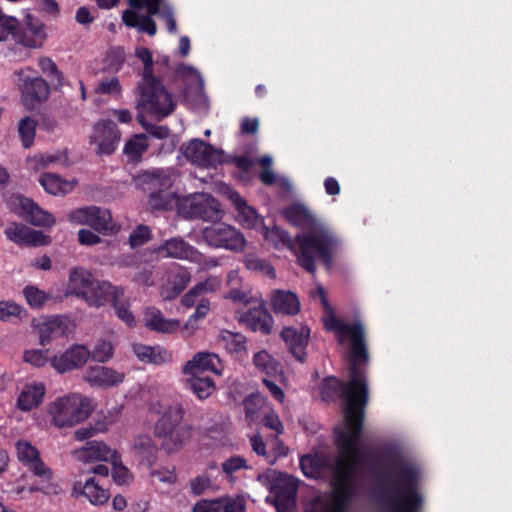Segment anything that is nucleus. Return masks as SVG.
Here are the masks:
<instances>
[{
  "instance_id": "1",
  "label": "nucleus",
  "mask_w": 512,
  "mask_h": 512,
  "mask_svg": "<svg viewBox=\"0 0 512 512\" xmlns=\"http://www.w3.org/2000/svg\"><path fill=\"white\" fill-rule=\"evenodd\" d=\"M311 295L313 298H319L323 306L325 328L334 332L339 343L349 342L351 377L346 385L335 377H327L323 381V399L329 400L339 395L344 400V419L335 429L339 458L334 470L332 492L316 498L305 512H344L353 492L356 472L362 462L358 440L368 392L365 378L356 371V366L368 358L364 344V329L360 322L349 324L337 319L321 286H318Z\"/></svg>"
},
{
  "instance_id": "2",
  "label": "nucleus",
  "mask_w": 512,
  "mask_h": 512,
  "mask_svg": "<svg viewBox=\"0 0 512 512\" xmlns=\"http://www.w3.org/2000/svg\"><path fill=\"white\" fill-rule=\"evenodd\" d=\"M282 214L290 224L303 230L296 235L300 265L307 271L314 272L316 260L330 263L341 247V240L330 227L299 202L286 207Z\"/></svg>"
},
{
  "instance_id": "3",
  "label": "nucleus",
  "mask_w": 512,
  "mask_h": 512,
  "mask_svg": "<svg viewBox=\"0 0 512 512\" xmlns=\"http://www.w3.org/2000/svg\"><path fill=\"white\" fill-rule=\"evenodd\" d=\"M172 174L164 171L145 172L137 178L139 185L148 184L153 191L150 204L155 208H177L179 214L186 217H199L205 220H214L221 216L219 203L204 193L190 195L179 199L174 192H165L173 184Z\"/></svg>"
},
{
  "instance_id": "4",
  "label": "nucleus",
  "mask_w": 512,
  "mask_h": 512,
  "mask_svg": "<svg viewBox=\"0 0 512 512\" xmlns=\"http://www.w3.org/2000/svg\"><path fill=\"white\" fill-rule=\"evenodd\" d=\"M148 409L152 413H162L155 423L154 434L162 439L161 446L167 453L180 451L191 439L193 428L181 424L185 410L181 403L174 402L164 407L160 401H153Z\"/></svg>"
},
{
  "instance_id": "5",
  "label": "nucleus",
  "mask_w": 512,
  "mask_h": 512,
  "mask_svg": "<svg viewBox=\"0 0 512 512\" xmlns=\"http://www.w3.org/2000/svg\"><path fill=\"white\" fill-rule=\"evenodd\" d=\"M416 473L405 469L387 485L379 499V512H419L422 499L415 488Z\"/></svg>"
},
{
  "instance_id": "6",
  "label": "nucleus",
  "mask_w": 512,
  "mask_h": 512,
  "mask_svg": "<svg viewBox=\"0 0 512 512\" xmlns=\"http://www.w3.org/2000/svg\"><path fill=\"white\" fill-rule=\"evenodd\" d=\"M137 121L148 129L145 117L161 120L171 114L175 108L171 94L157 80L140 81L137 85Z\"/></svg>"
},
{
  "instance_id": "7",
  "label": "nucleus",
  "mask_w": 512,
  "mask_h": 512,
  "mask_svg": "<svg viewBox=\"0 0 512 512\" xmlns=\"http://www.w3.org/2000/svg\"><path fill=\"white\" fill-rule=\"evenodd\" d=\"M95 409L91 398L78 393L68 394L50 402L47 412L58 428L73 427L86 421Z\"/></svg>"
},
{
  "instance_id": "8",
  "label": "nucleus",
  "mask_w": 512,
  "mask_h": 512,
  "mask_svg": "<svg viewBox=\"0 0 512 512\" xmlns=\"http://www.w3.org/2000/svg\"><path fill=\"white\" fill-rule=\"evenodd\" d=\"M129 4L134 8H145L149 15L139 17L134 10H125L122 20L126 26L137 28L139 31L153 36L156 34L157 29L151 15H159L166 23L170 33L177 32L173 10L165 0H129Z\"/></svg>"
},
{
  "instance_id": "9",
  "label": "nucleus",
  "mask_w": 512,
  "mask_h": 512,
  "mask_svg": "<svg viewBox=\"0 0 512 512\" xmlns=\"http://www.w3.org/2000/svg\"><path fill=\"white\" fill-rule=\"evenodd\" d=\"M67 218L74 225L89 226L107 236L116 235L121 225L116 222L110 210L99 206H85L72 210Z\"/></svg>"
},
{
  "instance_id": "10",
  "label": "nucleus",
  "mask_w": 512,
  "mask_h": 512,
  "mask_svg": "<svg viewBox=\"0 0 512 512\" xmlns=\"http://www.w3.org/2000/svg\"><path fill=\"white\" fill-rule=\"evenodd\" d=\"M258 481L275 494L274 505L277 512H292L295 507L296 479L292 476L271 470L259 475Z\"/></svg>"
},
{
  "instance_id": "11",
  "label": "nucleus",
  "mask_w": 512,
  "mask_h": 512,
  "mask_svg": "<svg viewBox=\"0 0 512 512\" xmlns=\"http://www.w3.org/2000/svg\"><path fill=\"white\" fill-rule=\"evenodd\" d=\"M13 82L21 92L23 105L29 110L37 108L49 96L47 82L30 68L15 71Z\"/></svg>"
},
{
  "instance_id": "12",
  "label": "nucleus",
  "mask_w": 512,
  "mask_h": 512,
  "mask_svg": "<svg viewBox=\"0 0 512 512\" xmlns=\"http://www.w3.org/2000/svg\"><path fill=\"white\" fill-rule=\"evenodd\" d=\"M201 237L205 243L215 248L242 251L246 245L244 236L234 227L223 222H215L204 227Z\"/></svg>"
},
{
  "instance_id": "13",
  "label": "nucleus",
  "mask_w": 512,
  "mask_h": 512,
  "mask_svg": "<svg viewBox=\"0 0 512 512\" xmlns=\"http://www.w3.org/2000/svg\"><path fill=\"white\" fill-rule=\"evenodd\" d=\"M7 205L14 213L34 226L50 228L56 222L55 217L51 213L44 211L31 199L22 195H12L7 200Z\"/></svg>"
},
{
  "instance_id": "14",
  "label": "nucleus",
  "mask_w": 512,
  "mask_h": 512,
  "mask_svg": "<svg viewBox=\"0 0 512 512\" xmlns=\"http://www.w3.org/2000/svg\"><path fill=\"white\" fill-rule=\"evenodd\" d=\"M120 141V132L111 120H99L89 135V144L97 155L112 154Z\"/></svg>"
},
{
  "instance_id": "15",
  "label": "nucleus",
  "mask_w": 512,
  "mask_h": 512,
  "mask_svg": "<svg viewBox=\"0 0 512 512\" xmlns=\"http://www.w3.org/2000/svg\"><path fill=\"white\" fill-rule=\"evenodd\" d=\"M183 155L201 167H215L226 161L224 152L200 139H192L182 149Z\"/></svg>"
},
{
  "instance_id": "16",
  "label": "nucleus",
  "mask_w": 512,
  "mask_h": 512,
  "mask_svg": "<svg viewBox=\"0 0 512 512\" xmlns=\"http://www.w3.org/2000/svg\"><path fill=\"white\" fill-rule=\"evenodd\" d=\"M18 461L30 470L35 476L43 480H51L53 472L41 458L40 451L30 441L20 439L15 443Z\"/></svg>"
},
{
  "instance_id": "17",
  "label": "nucleus",
  "mask_w": 512,
  "mask_h": 512,
  "mask_svg": "<svg viewBox=\"0 0 512 512\" xmlns=\"http://www.w3.org/2000/svg\"><path fill=\"white\" fill-rule=\"evenodd\" d=\"M33 328L37 331L41 345L49 343L57 335H65L74 328V322L64 315L40 316L33 319Z\"/></svg>"
},
{
  "instance_id": "18",
  "label": "nucleus",
  "mask_w": 512,
  "mask_h": 512,
  "mask_svg": "<svg viewBox=\"0 0 512 512\" xmlns=\"http://www.w3.org/2000/svg\"><path fill=\"white\" fill-rule=\"evenodd\" d=\"M158 252L164 257L190 260L201 265L204 269H209L218 265V261L216 259L204 257L199 251L186 244L180 238L167 240L161 247H159Z\"/></svg>"
},
{
  "instance_id": "19",
  "label": "nucleus",
  "mask_w": 512,
  "mask_h": 512,
  "mask_svg": "<svg viewBox=\"0 0 512 512\" xmlns=\"http://www.w3.org/2000/svg\"><path fill=\"white\" fill-rule=\"evenodd\" d=\"M176 76L186 86V101L194 107L205 106L204 81L200 72L193 66L182 64L177 68Z\"/></svg>"
},
{
  "instance_id": "20",
  "label": "nucleus",
  "mask_w": 512,
  "mask_h": 512,
  "mask_svg": "<svg viewBox=\"0 0 512 512\" xmlns=\"http://www.w3.org/2000/svg\"><path fill=\"white\" fill-rule=\"evenodd\" d=\"M125 378L126 374L123 371L103 365L90 366L84 374V380L90 386L100 389L117 387Z\"/></svg>"
},
{
  "instance_id": "21",
  "label": "nucleus",
  "mask_w": 512,
  "mask_h": 512,
  "mask_svg": "<svg viewBox=\"0 0 512 512\" xmlns=\"http://www.w3.org/2000/svg\"><path fill=\"white\" fill-rule=\"evenodd\" d=\"M90 356V350L84 345H73L59 355L50 358V365L58 373H66L83 367Z\"/></svg>"
},
{
  "instance_id": "22",
  "label": "nucleus",
  "mask_w": 512,
  "mask_h": 512,
  "mask_svg": "<svg viewBox=\"0 0 512 512\" xmlns=\"http://www.w3.org/2000/svg\"><path fill=\"white\" fill-rule=\"evenodd\" d=\"M118 451L101 440L86 442L83 446L71 452L73 458L83 464L95 462H110Z\"/></svg>"
},
{
  "instance_id": "23",
  "label": "nucleus",
  "mask_w": 512,
  "mask_h": 512,
  "mask_svg": "<svg viewBox=\"0 0 512 512\" xmlns=\"http://www.w3.org/2000/svg\"><path fill=\"white\" fill-rule=\"evenodd\" d=\"M72 497L84 498L94 506H101L108 502L110 492L104 488L95 477H89L85 481L74 482L71 489Z\"/></svg>"
},
{
  "instance_id": "24",
  "label": "nucleus",
  "mask_w": 512,
  "mask_h": 512,
  "mask_svg": "<svg viewBox=\"0 0 512 512\" xmlns=\"http://www.w3.org/2000/svg\"><path fill=\"white\" fill-rule=\"evenodd\" d=\"M142 323L150 331L161 334H181V321L176 318H166L163 312L154 306L146 307L142 312Z\"/></svg>"
},
{
  "instance_id": "25",
  "label": "nucleus",
  "mask_w": 512,
  "mask_h": 512,
  "mask_svg": "<svg viewBox=\"0 0 512 512\" xmlns=\"http://www.w3.org/2000/svg\"><path fill=\"white\" fill-rule=\"evenodd\" d=\"M46 386L41 381L24 384L16 395L15 406L24 413L38 409L45 398Z\"/></svg>"
},
{
  "instance_id": "26",
  "label": "nucleus",
  "mask_w": 512,
  "mask_h": 512,
  "mask_svg": "<svg viewBox=\"0 0 512 512\" xmlns=\"http://www.w3.org/2000/svg\"><path fill=\"white\" fill-rule=\"evenodd\" d=\"M182 372L186 376L200 375L204 372L221 374V359L216 353L200 351L195 353L192 358L183 365Z\"/></svg>"
},
{
  "instance_id": "27",
  "label": "nucleus",
  "mask_w": 512,
  "mask_h": 512,
  "mask_svg": "<svg viewBox=\"0 0 512 512\" xmlns=\"http://www.w3.org/2000/svg\"><path fill=\"white\" fill-rule=\"evenodd\" d=\"M7 238L14 243L26 246H47L51 237L39 230L31 229L21 223H11L5 230Z\"/></svg>"
},
{
  "instance_id": "28",
  "label": "nucleus",
  "mask_w": 512,
  "mask_h": 512,
  "mask_svg": "<svg viewBox=\"0 0 512 512\" xmlns=\"http://www.w3.org/2000/svg\"><path fill=\"white\" fill-rule=\"evenodd\" d=\"M68 164L69 158L66 150L34 153L29 155L24 163L25 169L31 173H38L50 166H67Z\"/></svg>"
},
{
  "instance_id": "29",
  "label": "nucleus",
  "mask_w": 512,
  "mask_h": 512,
  "mask_svg": "<svg viewBox=\"0 0 512 512\" xmlns=\"http://www.w3.org/2000/svg\"><path fill=\"white\" fill-rule=\"evenodd\" d=\"M94 282L95 279L90 271L82 267L73 268L69 272L64 295L66 297L76 296L85 300Z\"/></svg>"
},
{
  "instance_id": "30",
  "label": "nucleus",
  "mask_w": 512,
  "mask_h": 512,
  "mask_svg": "<svg viewBox=\"0 0 512 512\" xmlns=\"http://www.w3.org/2000/svg\"><path fill=\"white\" fill-rule=\"evenodd\" d=\"M131 350L137 360L145 364L163 365L170 363L173 359L172 353L160 345L133 342L131 343Z\"/></svg>"
},
{
  "instance_id": "31",
  "label": "nucleus",
  "mask_w": 512,
  "mask_h": 512,
  "mask_svg": "<svg viewBox=\"0 0 512 512\" xmlns=\"http://www.w3.org/2000/svg\"><path fill=\"white\" fill-rule=\"evenodd\" d=\"M46 31L43 23L27 15L23 29L18 33L16 31L15 40L28 48H39L46 39Z\"/></svg>"
},
{
  "instance_id": "32",
  "label": "nucleus",
  "mask_w": 512,
  "mask_h": 512,
  "mask_svg": "<svg viewBox=\"0 0 512 512\" xmlns=\"http://www.w3.org/2000/svg\"><path fill=\"white\" fill-rule=\"evenodd\" d=\"M227 197L236 208L239 223L246 228L255 229L260 233L265 225L263 219L256 213L254 208L249 206L235 191L228 189Z\"/></svg>"
},
{
  "instance_id": "33",
  "label": "nucleus",
  "mask_w": 512,
  "mask_h": 512,
  "mask_svg": "<svg viewBox=\"0 0 512 512\" xmlns=\"http://www.w3.org/2000/svg\"><path fill=\"white\" fill-rule=\"evenodd\" d=\"M38 182L46 193L56 197H63L71 193L78 184L76 178L66 179L51 172L42 173Z\"/></svg>"
},
{
  "instance_id": "34",
  "label": "nucleus",
  "mask_w": 512,
  "mask_h": 512,
  "mask_svg": "<svg viewBox=\"0 0 512 512\" xmlns=\"http://www.w3.org/2000/svg\"><path fill=\"white\" fill-rule=\"evenodd\" d=\"M245 504L241 497H221L214 500H200L193 512H244Z\"/></svg>"
},
{
  "instance_id": "35",
  "label": "nucleus",
  "mask_w": 512,
  "mask_h": 512,
  "mask_svg": "<svg viewBox=\"0 0 512 512\" xmlns=\"http://www.w3.org/2000/svg\"><path fill=\"white\" fill-rule=\"evenodd\" d=\"M120 296H123L122 289L108 282L95 280L92 289L84 301H86L89 306L101 307L107 303H113Z\"/></svg>"
},
{
  "instance_id": "36",
  "label": "nucleus",
  "mask_w": 512,
  "mask_h": 512,
  "mask_svg": "<svg viewBox=\"0 0 512 512\" xmlns=\"http://www.w3.org/2000/svg\"><path fill=\"white\" fill-rule=\"evenodd\" d=\"M281 336L293 356L301 362L304 361L306 356L305 348L309 341L310 330L306 326H301L299 329L286 327L283 329Z\"/></svg>"
},
{
  "instance_id": "37",
  "label": "nucleus",
  "mask_w": 512,
  "mask_h": 512,
  "mask_svg": "<svg viewBox=\"0 0 512 512\" xmlns=\"http://www.w3.org/2000/svg\"><path fill=\"white\" fill-rule=\"evenodd\" d=\"M253 302L262 303L257 299ZM242 320L251 330L259 331L263 334L270 333L273 324L271 315L261 304H258L253 310L249 311Z\"/></svg>"
},
{
  "instance_id": "38",
  "label": "nucleus",
  "mask_w": 512,
  "mask_h": 512,
  "mask_svg": "<svg viewBox=\"0 0 512 512\" xmlns=\"http://www.w3.org/2000/svg\"><path fill=\"white\" fill-rule=\"evenodd\" d=\"M131 449L141 462L148 466L152 465L156 459L157 445L148 434L136 435L132 440Z\"/></svg>"
},
{
  "instance_id": "39",
  "label": "nucleus",
  "mask_w": 512,
  "mask_h": 512,
  "mask_svg": "<svg viewBox=\"0 0 512 512\" xmlns=\"http://www.w3.org/2000/svg\"><path fill=\"white\" fill-rule=\"evenodd\" d=\"M253 363L260 372L265 374V377H272L275 381L284 382V375L279 362L267 351L257 352L253 356Z\"/></svg>"
},
{
  "instance_id": "40",
  "label": "nucleus",
  "mask_w": 512,
  "mask_h": 512,
  "mask_svg": "<svg viewBox=\"0 0 512 512\" xmlns=\"http://www.w3.org/2000/svg\"><path fill=\"white\" fill-rule=\"evenodd\" d=\"M272 307L275 312L284 315H295L300 311V302L295 293L278 290L273 294Z\"/></svg>"
},
{
  "instance_id": "41",
  "label": "nucleus",
  "mask_w": 512,
  "mask_h": 512,
  "mask_svg": "<svg viewBox=\"0 0 512 512\" xmlns=\"http://www.w3.org/2000/svg\"><path fill=\"white\" fill-rule=\"evenodd\" d=\"M211 305L209 300L201 299L193 314H191L184 324L181 323V336L190 338L195 335L199 329L200 322L208 315Z\"/></svg>"
},
{
  "instance_id": "42",
  "label": "nucleus",
  "mask_w": 512,
  "mask_h": 512,
  "mask_svg": "<svg viewBox=\"0 0 512 512\" xmlns=\"http://www.w3.org/2000/svg\"><path fill=\"white\" fill-rule=\"evenodd\" d=\"M260 234L267 242L272 244L277 249L287 248L291 251H295L293 241L289 234L279 227L268 229L266 226H264L262 227Z\"/></svg>"
},
{
  "instance_id": "43",
  "label": "nucleus",
  "mask_w": 512,
  "mask_h": 512,
  "mask_svg": "<svg viewBox=\"0 0 512 512\" xmlns=\"http://www.w3.org/2000/svg\"><path fill=\"white\" fill-rule=\"evenodd\" d=\"M28 312L24 306L13 300H0V321L15 322L26 319Z\"/></svg>"
},
{
  "instance_id": "44",
  "label": "nucleus",
  "mask_w": 512,
  "mask_h": 512,
  "mask_svg": "<svg viewBox=\"0 0 512 512\" xmlns=\"http://www.w3.org/2000/svg\"><path fill=\"white\" fill-rule=\"evenodd\" d=\"M259 164L263 167L259 177L264 184L272 185L275 184L279 188L284 190H290L291 184L288 179L284 177H277L270 169L273 159L271 156H263L259 159Z\"/></svg>"
},
{
  "instance_id": "45",
  "label": "nucleus",
  "mask_w": 512,
  "mask_h": 512,
  "mask_svg": "<svg viewBox=\"0 0 512 512\" xmlns=\"http://www.w3.org/2000/svg\"><path fill=\"white\" fill-rule=\"evenodd\" d=\"M217 343L229 353H239L246 349V338L228 330H221L217 336Z\"/></svg>"
},
{
  "instance_id": "46",
  "label": "nucleus",
  "mask_w": 512,
  "mask_h": 512,
  "mask_svg": "<svg viewBox=\"0 0 512 512\" xmlns=\"http://www.w3.org/2000/svg\"><path fill=\"white\" fill-rule=\"evenodd\" d=\"M190 279V274L186 270L178 268L174 273L173 281H169L167 285L163 287V298H175L187 286V284L190 282Z\"/></svg>"
},
{
  "instance_id": "47",
  "label": "nucleus",
  "mask_w": 512,
  "mask_h": 512,
  "mask_svg": "<svg viewBox=\"0 0 512 512\" xmlns=\"http://www.w3.org/2000/svg\"><path fill=\"white\" fill-rule=\"evenodd\" d=\"M326 459L318 454H309L300 459V467L308 478H317L326 465Z\"/></svg>"
},
{
  "instance_id": "48",
  "label": "nucleus",
  "mask_w": 512,
  "mask_h": 512,
  "mask_svg": "<svg viewBox=\"0 0 512 512\" xmlns=\"http://www.w3.org/2000/svg\"><path fill=\"white\" fill-rule=\"evenodd\" d=\"M266 400L260 394H252L244 401L246 420L250 423H256L261 419L264 413Z\"/></svg>"
},
{
  "instance_id": "49",
  "label": "nucleus",
  "mask_w": 512,
  "mask_h": 512,
  "mask_svg": "<svg viewBox=\"0 0 512 512\" xmlns=\"http://www.w3.org/2000/svg\"><path fill=\"white\" fill-rule=\"evenodd\" d=\"M188 377L189 386L199 399H206L215 391V384L210 377L199 375Z\"/></svg>"
},
{
  "instance_id": "50",
  "label": "nucleus",
  "mask_w": 512,
  "mask_h": 512,
  "mask_svg": "<svg viewBox=\"0 0 512 512\" xmlns=\"http://www.w3.org/2000/svg\"><path fill=\"white\" fill-rule=\"evenodd\" d=\"M148 147L147 137L143 134L135 135L124 146V154L130 161H138Z\"/></svg>"
},
{
  "instance_id": "51",
  "label": "nucleus",
  "mask_w": 512,
  "mask_h": 512,
  "mask_svg": "<svg viewBox=\"0 0 512 512\" xmlns=\"http://www.w3.org/2000/svg\"><path fill=\"white\" fill-rule=\"evenodd\" d=\"M37 122L31 117H24L18 123V134L24 148H30L35 140Z\"/></svg>"
},
{
  "instance_id": "52",
  "label": "nucleus",
  "mask_w": 512,
  "mask_h": 512,
  "mask_svg": "<svg viewBox=\"0 0 512 512\" xmlns=\"http://www.w3.org/2000/svg\"><path fill=\"white\" fill-rule=\"evenodd\" d=\"M112 466V478L117 485H128L133 480L130 470L123 464L119 452L110 460Z\"/></svg>"
},
{
  "instance_id": "53",
  "label": "nucleus",
  "mask_w": 512,
  "mask_h": 512,
  "mask_svg": "<svg viewBox=\"0 0 512 512\" xmlns=\"http://www.w3.org/2000/svg\"><path fill=\"white\" fill-rule=\"evenodd\" d=\"M23 296L26 303L32 309L42 308L46 304V302L51 298V296L47 292L41 290L40 288L34 285H27L26 287H24Z\"/></svg>"
},
{
  "instance_id": "54",
  "label": "nucleus",
  "mask_w": 512,
  "mask_h": 512,
  "mask_svg": "<svg viewBox=\"0 0 512 512\" xmlns=\"http://www.w3.org/2000/svg\"><path fill=\"white\" fill-rule=\"evenodd\" d=\"M115 345L112 341L107 339H99L96 341L90 354L98 363L109 362L114 357Z\"/></svg>"
},
{
  "instance_id": "55",
  "label": "nucleus",
  "mask_w": 512,
  "mask_h": 512,
  "mask_svg": "<svg viewBox=\"0 0 512 512\" xmlns=\"http://www.w3.org/2000/svg\"><path fill=\"white\" fill-rule=\"evenodd\" d=\"M135 56L143 64V72L141 81H148L156 79L153 75V58L151 52L145 47H137L135 49Z\"/></svg>"
},
{
  "instance_id": "56",
  "label": "nucleus",
  "mask_w": 512,
  "mask_h": 512,
  "mask_svg": "<svg viewBox=\"0 0 512 512\" xmlns=\"http://www.w3.org/2000/svg\"><path fill=\"white\" fill-rule=\"evenodd\" d=\"M125 51L122 47H114L108 50L105 56V66L108 70L117 72L125 62Z\"/></svg>"
},
{
  "instance_id": "57",
  "label": "nucleus",
  "mask_w": 512,
  "mask_h": 512,
  "mask_svg": "<svg viewBox=\"0 0 512 512\" xmlns=\"http://www.w3.org/2000/svg\"><path fill=\"white\" fill-rule=\"evenodd\" d=\"M19 28V21L12 16L0 13V42L6 41L9 37L16 36Z\"/></svg>"
},
{
  "instance_id": "58",
  "label": "nucleus",
  "mask_w": 512,
  "mask_h": 512,
  "mask_svg": "<svg viewBox=\"0 0 512 512\" xmlns=\"http://www.w3.org/2000/svg\"><path fill=\"white\" fill-rule=\"evenodd\" d=\"M96 92L99 94H106L113 97H118L122 92V85L117 77L104 78L99 81Z\"/></svg>"
},
{
  "instance_id": "59",
  "label": "nucleus",
  "mask_w": 512,
  "mask_h": 512,
  "mask_svg": "<svg viewBox=\"0 0 512 512\" xmlns=\"http://www.w3.org/2000/svg\"><path fill=\"white\" fill-rule=\"evenodd\" d=\"M113 306L116 312V315L120 320H122L129 327L136 326V318L134 314L129 309V304L123 301V296L118 297L116 301L113 302Z\"/></svg>"
},
{
  "instance_id": "60",
  "label": "nucleus",
  "mask_w": 512,
  "mask_h": 512,
  "mask_svg": "<svg viewBox=\"0 0 512 512\" xmlns=\"http://www.w3.org/2000/svg\"><path fill=\"white\" fill-rule=\"evenodd\" d=\"M245 264L249 270L260 272L263 275L270 277V278L275 277L274 268L269 263H267L264 260L259 259L256 256H253V255L247 256L246 260H245Z\"/></svg>"
},
{
  "instance_id": "61",
  "label": "nucleus",
  "mask_w": 512,
  "mask_h": 512,
  "mask_svg": "<svg viewBox=\"0 0 512 512\" xmlns=\"http://www.w3.org/2000/svg\"><path fill=\"white\" fill-rule=\"evenodd\" d=\"M23 359L34 367H43L48 361V350L31 349L24 352Z\"/></svg>"
},
{
  "instance_id": "62",
  "label": "nucleus",
  "mask_w": 512,
  "mask_h": 512,
  "mask_svg": "<svg viewBox=\"0 0 512 512\" xmlns=\"http://www.w3.org/2000/svg\"><path fill=\"white\" fill-rule=\"evenodd\" d=\"M151 239V230L146 225H138L129 236V243L132 248L144 245Z\"/></svg>"
},
{
  "instance_id": "63",
  "label": "nucleus",
  "mask_w": 512,
  "mask_h": 512,
  "mask_svg": "<svg viewBox=\"0 0 512 512\" xmlns=\"http://www.w3.org/2000/svg\"><path fill=\"white\" fill-rule=\"evenodd\" d=\"M38 65L42 72L51 79V81L60 83L62 80L61 73L59 72L54 61L48 57H42L38 60Z\"/></svg>"
},
{
  "instance_id": "64",
  "label": "nucleus",
  "mask_w": 512,
  "mask_h": 512,
  "mask_svg": "<svg viewBox=\"0 0 512 512\" xmlns=\"http://www.w3.org/2000/svg\"><path fill=\"white\" fill-rule=\"evenodd\" d=\"M99 234L100 233L96 232L94 229L89 230L82 228L77 233L78 242L83 246H94L100 244L102 239Z\"/></svg>"
}]
</instances>
